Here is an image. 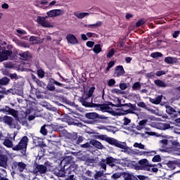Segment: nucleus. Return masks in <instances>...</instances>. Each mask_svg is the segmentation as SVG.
I'll return each mask as SVG.
<instances>
[{"label": "nucleus", "instance_id": "obj_1", "mask_svg": "<svg viewBox=\"0 0 180 180\" xmlns=\"http://www.w3.org/2000/svg\"><path fill=\"white\" fill-rule=\"evenodd\" d=\"M27 143H29V138L27 136H24L18 144L13 146V143L10 139H6L3 142V144L7 148H12L13 151H21L22 155H26V150H27Z\"/></svg>", "mask_w": 180, "mask_h": 180}, {"label": "nucleus", "instance_id": "obj_2", "mask_svg": "<svg viewBox=\"0 0 180 180\" xmlns=\"http://www.w3.org/2000/svg\"><path fill=\"white\" fill-rule=\"evenodd\" d=\"M98 139H100V140H103V141H106L108 144H110V146H114L115 147L121 148L122 150H127L129 148L126 142H120L117 139L108 136V135H99Z\"/></svg>", "mask_w": 180, "mask_h": 180}, {"label": "nucleus", "instance_id": "obj_3", "mask_svg": "<svg viewBox=\"0 0 180 180\" xmlns=\"http://www.w3.org/2000/svg\"><path fill=\"white\" fill-rule=\"evenodd\" d=\"M116 108H129L128 110H123V108H120V110H122V112H120V115H134V112L137 110V107L136 106V103L132 104L131 103L122 104L120 103L115 105Z\"/></svg>", "mask_w": 180, "mask_h": 180}, {"label": "nucleus", "instance_id": "obj_4", "mask_svg": "<svg viewBox=\"0 0 180 180\" xmlns=\"http://www.w3.org/2000/svg\"><path fill=\"white\" fill-rule=\"evenodd\" d=\"M47 172V166L44 165H40L37 162H34L33 165L32 174L39 176L40 175H44Z\"/></svg>", "mask_w": 180, "mask_h": 180}, {"label": "nucleus", "instance_id": "obj_5", "mask_svg": "<svg viewBox=\"0 0 180 180\" xmlns=\"http://www.w3.org/2000/svg\"><path fill=\"white\" fill-rule=\"evenodd\" d=\"M79 102H80V103H82V106H84V108H94L96 104L93 102V98H91V97H87L86 96L79 97Z\"/></svg>", "mask_w": 180, "mask_h": 180}, {"label": "nucleus", "instance_id": "obj_6", "mask_svg": "<svg viewBox=\"0 0 180 180\" xmlns=\"http://www.w3.org/2000/svg\"><path fill=\"white\" fill-rule=\"evenodd\" d=\"M34 81L38 86H39V88H38L39 90H36L35 95H37V98H38V99H40V98H41V95L39 94H44V91L41 90V88H43V89H46V88H47V85H46V83L40 81V79L37 78H35Z\"/></svg>", "mask_w": 180, "mask_h": 180}, {"label": "nucleus", "instance_id": "obj_7", "mask_svg": "<svg viewBox=\"0 0 180 180\" xmlns=\"http://www.w3.org/2000/svg\"><path fill=\"white\" fill-rule=\"evenodd\" d=\"M48 129H53L54 131H58V130H60V126L58 125H54L53 124H44L40 129V133L43 136H47Z\"/></svg>", "mask_w": 180, "mask_h": 180}, {"label": "nucleus", "instance_id": "obj_8", "mask_svg": "<svg viewBox=\"0 0 180 180\" xmlns=\"http://www.w3.org/2000/svg\"><path fill=\"white\" fill-rule=\"evenodd\" d=\"M139 164L140 165L139 168L141 171H148L150 172L151 168H153V165H150V162L147 159H141L139 160Z\"/></svg>", "mask_w": 180, "mask_h": 180}, {"label": "nucleus", "instance_id": "obj_9", "mask_svg": "<svg viewBox=\"0 0 180 180\" xmlns=\"http://www.w3.org/2000/svg\"><path fill=\"white\" fill-rule=\"evenodd\" d=\"M86 119H89L90 120H106V117L105 115H101L96 112H87L85 115Z\"/></svg>", "mask_w": 180, "mask_h": 180}, {"label": "nucleus", "instance_id": "obj_10", "mask_svg": "<svg viewBox=\"0 0 180 180\" xmlns=\"http://www.w3.org/2000/svg\"><path fill=\"white\" fill-rule=\"evenodd\" d=\"M26 164L23 162H14L11 165L12 169H17L20 172H23L26 169Z\"/></svg>", "mask_w": 180, "mask_h": 180}, {"label": "nucleus", "instance_id": "obj_11", "mask_svg": "<svg viewBox=\"0 0 180 180\" xmlns=\"http://www.w3.org/2000/svg\"><path fill=\"white\" fill-rule=\"evenodd\" d=\"M105 162H107V165L113 168V167H116V164H120L122 160L120 159L114 158L112 156L108 157L105 159Z\"/></svg>", "mask_w": 180, "mask_h": 180}, {"label": "nucleus", "instance_id": "obj_12", "mask_svg": "<svg viewBox=\"0 0 180 180\" xmlns=\"http://www.w3.org/2000/svg\"><path fill=\"white\" fill-rule=\"evenodd\" d=\"M74 174H75V169L73 167H69L65 170V176H68L65 180H75Z\"/></svg>", "mask_w": 180, "mask_h": 180}, {"label": "nucleus", "instance_id": "obj_13", "mask_svg": "<svg viewBox=\"0 0 180 180\" xmlns=\"http://www.w3.org/2000/svg\"><path fill=\"white\" fill-rule=\"evenodd\" d=\"M46 15L49 16V18H57V16L64 15V11L61 9H53L48 11Z\"/></svg>", "mask_w": 180, "mask_h": 180}, {"label": "nucleus", "instance_id": "obj_14", "mask_svg": "<svg viewBox=\"0 0 180 180\" xmlns=\"http://www.w3.org/2000/svg\"><path fill=\"white\" fill-rule=\"evenodd\" d=\"M37 22L39 25L42 26V27H51V25H50L49 21L46 20V18L44 17L38 16Z\"/></svg>", "mask_w": 180, "mask_h": 180}, {"label": "nucleus", "instance_id": "obj_15", "mask_svg": "<svg viewBox=\"0 0 180 180\" xmlns=\"http://www.w3.org/2000/svg\"><path fill=\"white\" fill-rule=\"evenodd\" d=\"M124 68H123L122 65H117L115 67V72L113 74V77L119 78V77H122V75H124Z\"/></svg>", "mask_w": 180, "mask_h": 180}, {"label": "nucleus", "instance_id": "obj_16", "mask_svg": "<svg viewBox=\"0 0 180 180\" xmlns=\"http://www.w3.org/2000/svg\"><path fill=\"white\" fill-rule=\"evenodd\" d=\"M0 167L2 168H8V155H3L0 156Z\"/></svg>", "mask_w": 180, "mask_h": 180}, {"label": "nucleus", "instance_id": "obj_17", "mask_svg": "<svg viewBox=\"0 0 180 180\" xmlns=\"http://www.w3.org/2000/svg\"><path fill=\"white\" fill-rule=\"evenodd\" d=\"M66 39L70 44H78V39H77V37L72 34H68L66 36Z\"/></svg>", "mask_w": 180, "mask_h": 180}, {"label": "nucleus", "instance_id": "obj_18", "mask_svg": "<svg viewBox=\"0 0 180 180\" xmlns=\"http://www.w3.org/2000/svg\"><path fill=\"white\" fill-rule=\"evenodd\" d=\"M167 165L169 168H170V169H175L176 167L180 168V160L169 161Z\"/></svg>", "mask_w": 180, "mask_h": 180}, {"label": "nucleus", "instance_id": "obj_19", "mask_svg": "<svg viewBox=\"0 0 180 180\" xmlns=\"http://www.w3.org/2000/svg\"><path fill=\"white\" fill-rule=\"evenodd\" d=\"M57 120H62V122H67L70 124H74V120L72 117H70L68 114H65L62 116V118H58Z\"/></svg>", "mask_w": 180, "mask_h": 180}, {"label": "nucleus", "instance_id": "obj_20", "mask_svg": "<svg viewBox=\"0 0 180 180\" xmlns=\"http://www.w3.org/2000/svg\"><path fill=\"white\" fill-rule=\"evenodd\" d=\"M89 144L96 147V148H98V150H102L103 148V145L100 141H98L96 139H91L89 141Z\"/></svg>", "mask_w": 180, "mask_h": 180}, {"label": "nucleus", "instance_id": "obj_21", "mask_svg": "<svg viewBox=\"0 0 180 180\" xmlns=\"http://www.w3.org/2000/svg\"><path fill=\"white\" fill-rule=\"evenodd\" d=\"M19 56L21 60H23L24 61H27V60L32 58V55L29 51L20 53Z\"/></svg>", "mask_w": 180, "mask_h": 180}, {"label": "nucleus", "instance_id": "obj_22", "mask_svg": "<svg viewBox=\"0 0 180 180\" xmlns=\"http://www.w3.org/2000/svg\"><path fill=\"white\" fill-rule=\"evenodd\" d=\"M54 174L56 176L64 178V176H65V169H63V167H61L60 169H55Z\"/></svg>", "mask_w": 180, "mask_h": 180}, {"label": "nucleus", "instance_id": "obj_23", "mask_svg": "<svg viewBox=\"0 0 180 180\" xmlns=\"http://www.w3.org/2000/svg\"><path fill=\"white\" fill-rule=\"evenodd\" d=\"M147 122H148V120H142L139 121V124L136 127V130H139V131L143 130V129L147 126Z\"/></svg>", "mask_w": 180, "mask_h": 180}, {"label": "nucleus", "instance_id": "obj_24", "mask_svg": "<svg viewBox=\"0 0 180 180\" xmlns=\"http://www.w3.org/2000/svg\"><path fill=\"white\" fill-rule=\"evenodd\" d=\"M3 122L6 124H8V126H12L13 123V118L8 115H4L3 117Z\"/></svg>", "mask_w": 180, "mask_h": 180}, {"label": "nucleus", "instance_id": "obj_25", "mask_svg": "<svg viewBox=\"0 0 180 180\" xmlns=\"http://www.w3.org/2000/svg\"><path fill=\"white\" fill-rule=\"evenodd\" d=\"M13 90L17 95H23V86L22 84H20L19 86H18V84H15Z\"/></svg>", "mask_w": 180, "mask_h": 180}, {"label": "nucleus", "instance_id": "obj_26", "mask_svg": "<svg viewBox=\"0 0 180 180\" xmlns=\"http://www.w3.org/2000/svg\"><path fill=\"white\" fill-rule=\"evenodd\" d=\"M0 180H9L8 176V172L5 169H0Z\"/></svg>", "mask_w": 180, "mask_h": 180}, {"label": "nucleus", "instance_id": "obj_27", "mask_svg": "<svg viewBox=\"0 0 180 180\" xmlns=\"http://www.w3.org/2000/svg\"><path fill=\"white\" fill-rule=\"evenodd\" d=\"M94 108H98L101 110H108L109 109V105L108 104H94Z\"/></svg>", "mask_w": 180, "mask_h": 180}, {"label": "nucleus", "instance_id": "obj_28", "mask_svg": "<svg viewBox=\"0 0 180 180\" xmlns=\"http://www.w3.org/2000/svg\"><path fill=\"white\" fill-rule=\"evenodd\" d=\"M98 165L101 167V169L104 171V172H106V165H108V163L106 162L105 159H101L98 163Z\"/></svg>", "mask_w": 180, "mask_h": 180}, {"label": "nucleus", "instance_id": "obj_29", "mask_svg": "<svg viewBox=\"0 0 180 180\" xmlns=\"http://www.w3.org/2000/svg\"><path fill=\"white\" fill-rule=\"evenodd\" d=\"M154 84H156L157 86L160 88H165L167 86V84L160 79H155L154 81Z\"/></svg>", "mask_w": 180, "mask_h": 180}, {"label": "nucleus", "instance_id": "obj_30", "mask_svg": "<svg viewBox=\"0 0 180 180\" xmlns=\"http://www.w3.org/2000/svg\"><path fill=\"white\" fill-rule=\"evenodd\" d=\"M169 143H172V146H173L174 150L176 151L180 152V144L179 142L176 141H169Z\"/></svg>", "mask_w": 180, "mask_h": 180}, {"label": "nucleus", "instance_id": "obj_31", "mask_svg": "<svg viewBox=\"0 0 180 180\" xmlns=\"http://www.w3.org/2000/svg\"><path fill=\"white\" fill-rule=\"evenodd\" d=\"M74 15L78 19H84V18H85V16H89V13H75Z\"/></svg>", "mask_w": 180, "mask_h": 180}, {"label": "nucleus", "instance_id": "obj_32", "mask_svg": "<svg viewBox=\"0 0 180 180\" xmlns=\"http://www.w3.org/2000/svg\"><path fill=\"white\" fill-rule=\"evenodd\" d=\"M176 59H175L174 58L172 57H166L165 58V63H166L167 64H174V63H176Z\"/></svg>", "mask_w": 180, "mask_h": 180}, {"label": "nucleus", "instance_id": "obj_33", "mask_svg": "<svg viewBox=\"0 0 180 180\" xmlns=\"http://www.w3.org/2000/svg\"><path fill=\"white\" fill-rule=\"evenodd\" d=\"M93 51L96 54H99V53H101V51H102V48L101 47V44H97L94 45V47L93 48Z\"/></svg>", "mask_w": 180, "mask_h": 180}, {"label": "nucleus", "instance_id": "obj_34", "mask_svg": "<svg viewBox=\"0 0 180 180\" xmlns=\"http://www.w3.org/2000/svg\"><path fill=\"white\" fill-rule=\"evenodd\" d=\"M94 92H95V87H90L89 91L84 96L92 98V96H94Z\"/></svg>", "mask_w": 180, "mask_h": 180}, {"label": "nucleus", "instance_id": "obj_35", "mask_svg": "<svg viewBox=\"0 0 180 180\" xmlns=\"http://www.w3.org/2000/svg\"><path fill=\"white\" fill-rule=\"evenodd\" d=\"M11 81V79L6 77H2L1 79H0V85H8V84H9Z\"/></svg>", "mask_w": 180, "mask_h": 180}, {"label": "nucleus", "instance_id": "obj_36", "mask_svg": "<svg viewBox=\"0 0 180 180\" xmlns=\"http://www.w3.org/2000/svg\"><path fill=\"white\" fill-rule=\"evenodd\" d=\"M166 112L168 115H174V113H176L175 109L169 105L166 106Z\"/></svg>", "mask_w": 180, "mask_h": 180}, {"label": "nucleus", "instance_id": "obj_37", "mask_svg": "<svg viewBox=\"0 0 180 180\" xmlns=\"http://www.w3.org/2000/svg\"><path fill=\"white\" fill-rule=\"evenodd\" d=\"M161 144H162V148H165V149H162L164 151H167V150H168V148H167V146H168V143L169 141L168 139H162L160 141Z\"/></svg>", "mask_w": 180, "mask_h": 180}, {"label": "nucleus", "instance_id": "obj_38", "mask_svg": "<svg viewBox=\"0 0 180 180\" xmlns=\"http://www.w3.org/2000/svg\"><path fill=\"white\" fill-rule=\"evenodd\" d=\"M132 89L134 91H140V89H141V84H140V82L134 83L132 85Z\"/></svg>", "mask_w": 180, "mask_h": 180}, {"label": "nucleus", "instance_id": "obj_39", "mask_svg": "<svg viewBox=\"0 0 180 180\" xmlns=\"http://www.w3.org/2000/svg\"><path fill=\"white\" fill-rule=\"evenodd\" d=\"M85 27H100V26H102V22L98 21L96 24H91V25H85Z\"/></svg>", "mask_w": 180, "mask_h": 180}, {"label": "nucleus", "instance_id": "obj_40", "mask_svg": "<svg viewBox=\"0 0 180 180\" xmlns=\"http://www.w3.org/2000/svg\"><path fill=\"white\" fill-rule=\"evenodd\" d=\"M150 57L152 58H159V57H162L161 52H153L150 53Z\"/></svg>", "mask_w": 180, "mask_h": 180}, {"label": "nucleus", "instance_id": "obj_41", "mask_svg": "<svg viewBox=\"0 0 180 180\" xmlns=\"http://www.w3.org/2000/svg\"><path fill=\"white\" fill-rule=\"evenodd\" d=\"M103 172H105V171H103V170L97 172L94 174L95 179H99V178H101V176H103Z\"/></svg>", "mask_w": 180, "mask_h": 180}, {"label": "nucleus", "instance_id": "obj_42", "mask_svg": "<svg viewBox=\"0 0 180 180\" xmlns=\"http://www.w3.org/2000/svg\"><path fill=\"white\" fill-rule=\"evenodd\" d=\"M51 84H53L54 85H56L57 86H60V88H63V86H64V84L57 82V80L51 78Z\"/></svg>", "mask_w": 180, "mask_h": 180}, {"label": "nucleus", "instance_id": "obj_43", "mask_svg": "<svg viewBox=\"0 0 180 180\" xmlns=\"http://www.w3.org/2000/svg\"><path fill=\"white\" fill-rule=\"evenodd\" d=\"M11 109V107L6 105L4 108H0V112L3 113H9Z\"/></svg>", "mask_w": 180, "mask_h": 180}, {"label": "nucleus", "instance_id": "obj_44", "mask_svg": "<svg viewBox=\"0 0 180 180\" xmlns=\"http://www.w3.org/2000/svg\"><path fill=\"white\" fill-rule=\"evenodd\" d=\"M8 115H11L13 117H18V111L13 108H11L8 112Z\"/></svg>", "mask_w": 180, "mask_h": 180}, {"label": "nucleus", "instance_id": "obj_45", "mask_svg": "<svg viewBox=\"0 0 180 180\" xmlns=\"http://www.w3.org/2000/svg\"><path fill=\"white\" fill-rule=\"evenodd\" d=\"M30 41H35L36 44H40V41H39V37L35 36H31L30 37Z\"/></svg>", "mask_w": 180, "mask_h": 180}, {"label": "nucleus", "instance_id": "obj_46", "mask_svg": "<svg viewBox=\"0 0 180 180\" xmlns=\"http://www.w3.org/2000/svg\"><path fill=\"white\" fill-rule=\"evenodd\" d=\"M153 162H160L161 156L160 155H155L152 159Z\"/></svg>", "mask_w": 180, "mask_h": 180}, {"label": "nucleus", "instance_id": "obj_47", "mask_svg": "<svg viewBox=\"0 0 180 180\" xmlns=\"http://www.w3.org/2000/svg\"><path fill=\"white\" fill-rule=\"evenodd\" d=\"M162 101V96H158L155 98V105H160Z\"/></svg>", "mask_w": 180, "mask_h": 180}, {"label": "nucleus", "instance_id": "obj_48", "mask_svg": "<svg viewBox=\"0 0 180 180\" xmlns=\"http://www.w3.org/2000/svg\"><path fill=\"white\" fill-rule=\"evenodd\" d=\"M162 101V96H158L155 98V105H160Z\"/></svg>", "mask_w": 180, "mask_h": 180}, {"label": "nucleus", "instance_id": "obj_49", "mask_svg": "<svg viewBox=\"0 0 180 180\" xmlns=\"http://www.w3.org/2000/svg\"><path fill=\"white\" fill-rule=\"evenodd\" d=\"M47 88L49 91H56V86H54V83H51V80L47 86Z\"/></svg>", "mask_w": 180, "mask_h": 180}, {"label": "nucleus", "instance_id": "obj_50", "mask_svg": "<svg viewBox=\"0 0 180 180\" xmlns=\"http://www.w3.org/2000/svg\"><path fill=\"white\" fill-rule=\"evenodd\" d=\"M113 56H115V49H111L107 54V58H112V57H113Z\"/></svg>", "mask_w": 180, "mask_h": 180}, {"label": "nucleus", "instance_id": "obj_51", "mask_svg": "<svg viewBox=\"0 0 180 180\" xmlns=\"http://www.w3.org/2000/svg\"><path fill=\"white\" fill-rule=\"evenodd\" d=\"M17 44L20 47H24L25 49L27 48V44L25 41H18Z\"/></svg>", "mask_w": 180, "mask_h": 180}, {"label": "nucleus", "instance_id": "obj_52", "mask_svg": "<svg viewBox=\"0 0 180 180\" xmlns=\"http://www.w3.org/2000/svg\"><path fill=\"white\" fill-rule=\"evenodd\" d=\"M134 147H135L136 148H140L141 150H144L145 146L143 145L141 143H135L134 144Z\"/></svg>", "mask_w": 180, "mask_h": 180}, {"label": "nucleus", "instance_id": "obj_53", "mask_svg": "<svg viewBox=\"0 0 180 180\" xmlns=\"http://www.w3.org/2000/svg\"><path fill=\"white\" fill-rule=\"evenodd\" d=\"M37 75L39 78H44V71L41 69L38 70Z\"/></svg>", "mask_w": 180, "mask_h": 180}, {"label": "nucleus", "instance_id": "obj_54", "mask_svg": "<svg viewBox=\"0 0 180 180\" xmlns=\"http://www.w3.org/2000/svg\"><path fill=\"white\" fill-rule=\"evenodd\" d=\"M124 122H123V124L124 126H127L128 124H130V123H131V120L124 117Z\"/></svg>", "mask_w": 180, "mask_h": 180}, {"label": "nucleus", "instance_id": "obj_55", "mask_svg": "<svg viewBox=\"0 0 180 180\" xmlns=\"http://www.w3.org/2000/svg\"><path fill=\"white\" fill-rule=\"evenodd\" d=\"M146 23L143 19L139 20V21L136 23V27H140V26H143Z\"/></svg>", "mask_w": 180, "mask_h": 180}, {"label": "nucleus", "instance_id": "obj_56", "mask_svg": "<svg viewBox=\"0 0 180 180\" xmlns=\"http://www.w3.org/2000/svg\"><path fill=\"white\" fill-rule=\"evenodd\" d=\"M137 106H139V108H143V109H147V105L143 101L138 103Z\"/></svg>", "mask_w": 180, "mask_h": 180}, {"label": "nucleus", "instance_id": "obj_57", "mask_svg": "<svg viewBox=\"0 0 180 180\" xmlns=\"http://www.w3.org/2000/svg\"><path fill=\"white\" fill-rule=\"evenodd\" d=\"M119 86L121 91H124L125 89H127V84L126 83H120Z\"/></svg>", "mask_w": 180, "mask_h": 180}, {"label": "nucleus", "instance_id": "obj_58", "mask_svg": "<svg viewBox=\"0 0 180 180\" xmlns=\"http://www.w3.org/2000/svg\"><path fill=\"white\" fill-rule=\"evenodd\" d=\"M115 84H116V80H115L114 79H110L108 81V86H113Z\"/></svg>", "mask_w": 180, "mask_h": 180}, {"label": "nucleus", "instance_id": "obj_59", "mask_svg": "<svg viewBox=\"0 0 180 180\" xmlns=\"http://www.w3.org/2000/svg\"><path fill=\"white\" fill-rule=\"evenodd\" d=\"M122 176V173H115L112 175L113 179H119Z\"/></svg>", "mask_w": 180, "mask_h": 180}, {"label": "nucleus", "instance_id": "obj_60", "mask_svg": "<svg viewBox=\"0 0 180 180\" xmlns=\"http://www.w3.org/2000/svg\"><path fill=\"white\" fill-rule=\"evenodd\" d=\"M179 34H180V32L176 30V31H174L173 33H172V37L173 39H176L177 37H179Z\"/></svg>", "mask_w": 180, "mask_h": 180}, {"label": "nucleus", "instance_id": "obj_61", "mask_svg": "<svg viewBox=\"0 0 180 180\" xmlns=\"http://www.w3.org/2000/svg\"><path fill=\"white\" fill-rule=\"evenodd\" d=\"M94 44H95L94 41H89L86 42V46H87V47H89L90 49H92Z\"/></svg>", "mask_w": 180, "mask_h": 180}, {"label": "nucleus", "instance_id": "obj_62", "mask_svg": "<svg viewBox=\"0 0 180 180\" xmlns=\"http://www.w3.org/2000/svg\"><path fill=\"white\" fill-rule=\"evenodd\" d=\"M155 155V151H146V157H153Z\"/></svg>", "mask_w": 180, "mask_h": 180}, {"label": "nucleus", "instance_id": "obj_63", "mask_svg": "<svg viewBox=\"0 0 180 180\" xmlns=\"http://www.w3.org/2000/svg\"><path fill=\"white\" fill-rule=\"evenodd\" d=\"M137 179L139 180H146L147 179V176H144V175H136L135 176Z\"/></svg>", "mask_w": 180, "mask_h": 180}, {"label": "nucleus", "instance_id": "obj_64", "mask_svg": "<svg viewBox=\"0 0 180 180\" xmlns=\"http://www.w3.org/2000/svg\"><path fill=\"white\" fill-rule=\"evenodd\" d=\"M11 79H18V75L16 73H13L10 75Z\"/></svg>", "mask_w": 180, "mask_h": 180}]
</instances>
